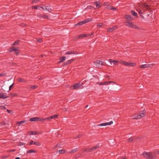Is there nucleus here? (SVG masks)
<instances>
[{
  "label": "nucleus",
  "mask_w": 159,
  "mask_h": 159,
  "mask_svg": "<svg viewBox=\"0 0 159 159\" xmlns=\"http://www.w3.org/2000/svg\"><path fill=\"white\" fill-rule=\"evenodd\" d=\"M154 153L151 152H144L142 153V155L147 159H153L156 157L155 154Z\"/></svg>",
  "instance_id": "nucleus-1"
},
{
  "label": "nucleus",
  "mask_w": 159,
  "mask_h": 159,
  "mask_svg": "<svg viewBox=\"0 0 159 159\" xmlns=\"http://www.w3.org/2000/svg\"><path fill=\"white\" fill-rule=\"evenodd\" d=\"M146 111L144 110L140 111L138 113L137 116L134 117L133 119H137L141 118L142 117L145 116L146 115Z\"/></svg>",
  "instance_id": "nucleus-2"
},
{
  "label": "nucleus",
  "mask_w": 159,
  "mask_h": 159,
  "mask_svg": "<svg viewBox=\"0 0 159 159\" xmlns=\"http://www.w3.org/2000/svg\"><path fill=\"white\" fill-rule=\"evenodd\" d=\"M119 63L122 65H123L126 66L134 67L136 65L135 63L128 62L123 61H120Z\"/></svg>",
  "instance_id": "nucleus-3"
},
{
  "label": "nucleus",
  "mask_w": 159,
  "mask_h": 159,
  "mask_svg": "<svg viewBox=\"0 0 159 159\" xmlns=\"http://www.w3.org/2000/svg\"><path fill=\"white\" fill-rule=\"evenodd\" d=\"M92 20L91 18H89L86 19L84 20H83L80 21L79 22L75 25V26H78L80 25H82L83 24L86 23H88Z\"/></svg>",
  "instance_id": "nucleus-4"
},
{
  "label": "nucleus",
  "mask_w": 159,
  "mask_h": 159,
  "mask_svg": "<svg viewBox=\"0 0 159 159\" xmlns=\"http://www.w3.org/2000/svg\"><path fill=\"white\" fill-rule=\"evenodd\" d=\"M125 25L127 26L134 29H138V26L133 24L132 23L126 21Z\"/></svg>",
  "instance_id": "nucleus-5"
},
{
  "label": "nucleus",
  "mask_w": 159,
  "mask_h": 159,
  "mask_svg": "<svg viewBox=\"0 0 159 159\" xmlns=\"http://www.w3.org/2000/svg\"><path fill=\"white\" fill-rule=\"evenodd\" d=\"M43 118L39 117H35L32 118L30 119V121H43Z\"/></svg>",
  "instance_id": "nucleus-6"
},
{
  "label": "nucleus",
  "mask_w": 159,
  "mask_h": 159,
  "mask_svg": "<svg viewBox=\"0 0 159 159\" xmlns=\"http://www.w3.org/2000/svg\"><path fill=\"white\" fill-rule=\"evenodd\" d=\"M111 83H114L116 84V83L114 81H105L102 82H100L98 84L100 85H108L110 84Z\"/></svg>",
  "instance_id": "nucleus-7"
},
{
  "label": "nucleus",
  "mask_w": 159,
  "mask_h": 159,
  "mask_svg": "<svg viewBox=\"0 0 159 159\" xmlns=\"http://www.w3.org/2000/svg\"><path fill=\"white\" fill-rule=\"evenodd\" d=\"M81 86V85L80 83H76L75 84L73 85H71L70 87V88L71 89H76Z\"/></svg>",
  "instance_id": "nucleus-8"
},
{
  "label": "nucleus",
  "mask_w": 159,
  "mask_h": 159,
  "mask_svg": "<svg viewBox=\"0 0 159 159\" xmlns=\"http://www.w3.org/2000/svg\"><path fill=\"white\" fill-rule=\"evenodd\" d=\"M58 116V115H53L52 116H50L46 117L45 118H43V121L46 120H49L50 119H53L54 118H57Z\"/></svg>",
  "instance_id": "nucleus-9"
},
{
  "label": "nucleus",
  "mask_w": 159,
  "mask_h": 159,
  "mask_svg": "<svg viewBox=\"0 0 159 159\" xmlns=\"http://www.w3.org/2000/svg\"><path fill=\"white\" fill-rule=\"evenodd\" d=\"M34 144L38 146H40L41 145V144L37 141H34L33 140H31L29 144V145H31Z\"/></svg>",
  "instance_id": "nucleus-10"
},
{
  "label": "nucleus",
  "mask_w": 159,
  "mask_h": 159,
  "mask_svg": "<svg viewBox=\"0 0 159 159\" xmlns=\"http://www.w3.org/2000/svg\"><path fill=\"white\" fill-rule=\"evenodd\" d=\"M125 18L129 20H131L133 19V17L131 16L128 15H126L124 16Z\"/></svg>",
  "instance_id": "nucleus-11"
},
{
  "label": "nucleus",
  "mask_w": 159,
  "mask_h": 159,
  "mask_svg": "<svg viewBox=\"0 0 159 159\" xmlns=\"http://www.w3.org/2000/svg\"><path fill=\"white\" fill-rule=\"evenodd\" d=\"M117 29V27L116 25L114 26L111 28H109L107 30V31L109 32H112L114 30L116 29Z\"/></svg>",
  "instance_id": "nucleus-12"
},
{
  "label": "nucleus",
  "mask_w": 159,
  "mask_h": 159,
  "mask_svg": "<svg viewBox=\"0 0 159 159\" xmlns=\"http://www.w3.org/2000/svg\"><path fill=\"white\" fill-rule=\"evenodd\" d=\"M94 63L95 64H100L102 65H106V64H105V63L103 62V61L99 60H96L95 62Z\"/></svg>",
  "instance_id": "nucleus-13"
},
{
  "label": "nucleus",
  "mask_w": 159,
  "mask_h": 159,
  "mask_svg": "<svg viewBox=\"0 0 159 159\" xmlns=\"http://www.w3.org/2000/svg\"><path fill=\"white\" fill-rule=\"evenodd\" d=\"M18 47H13L9 48V52H11L14 51H16V50H18Z\"/></svg>",
  "instance_id": "nucleus-14"
},
{
  "label": "nucleus",
  "mask_w": 159,
  "mask_h": 159,
  "mask_svg": "<svg viewBox=\"0 0 159 159\" xmlns=\"http://www.w3.org/2000/svg\"><path fill=\"white\" fill-rule=\"evenodd\" d=\"M71 54H77V52H76L71 50L66 52L65 54L66 55H70Z\"/></svg>",
  "instance_id": "nucleus-15"
},
{
  "label": "nucleus",
  "mask_w": 159,
  "mask_h": 159,
  "mask_svg": "<svg viewBox=\"0 0 159 159\" xmlns=\"http://www.w3.org/2000/svg\"><path fill=\"white\" fill-rule=\"evenodd\" d=\"M66 58V57H64V56H62L61 57L59 58L60 61L58 62V63H61L62 62H63L65 60Z\"/></svg>",
  "instance_id": "nucleus-16"
},
{
  "label": "nucleus",
  "mask_w": 159,
  "mask_h": 159,
  "mask_svg": "<svg viewBox=\"0 0 159 159\" xmlns=\"http://www.w3.org/2000/svg\"><path fill=\"white\" fill-rule=\"evenodd\" d=\"M84 37H88V34H81L79 36H77V39H79L80 38H82Z\"/></svg>",
  "instance_id": "nucleus-17"
},
{
  "label": "nucleus",
  "mask_w": 159,
  "mask_h": 159,
  "mask_svg": "<svg viewBox=\"0 0 159 159\" xmlns=\"http://www.w3.org/2000/svg\"><path fill=\"white\" fill-rule=\"evenodd\" d=\"M8 97V96L7 95H4V93H0V98L2 99H6Z\"/></svg>",
  "instance_id": "nucleus-18"
},
{
  "label": "nucleus",
  "mask_w": 159,
  "mask_h": 159,
  "mask_svg": "<svg viewBox=\"0 0 159 159\" xmlns=\"http://www.w3.org/2000/svg\"><path fill=\"white\" fill-rule=\"evenodd\" d=\"M75 61L74 59H72L67 61L65 63V65H68L70 64L71 62Z\"/></svg>",
  "instance_id": "nucleus-19"
},
{
  "label": "nucleus",
  "mask_w": 159,
  "mask_h": 159,
  "mask_svg": "<svg viewBox=\"0 0 159 159\" xmlns=\"http://www.w3.org/2000/svg\"><path fill=\"white\" fill-rule=\"evenodd\" d=\"M17 81L20 82H25L26 81L25 80L21 78H18Z\"/></svg>",
  "instance_id": "nucleus-20"
},
{
  "label": "nucleus",
  "mask_w": 159,
  "mask_h": 159,
  "mask_svg": "<svg viewBox=\"0 0 159 159\" xmlns=\"http://www.w3.org/2000/svg\"><path fill=\"white\" fill-rule=\"evenodd\" d=\"M79 149V148H75V149L72 150L71 151H69V153H75V152L78 151Z\"/></svg>",
  "instance_id": "nucleus-21"
},
{
  "label": "nucleus",
  "mask_w": 159,
  "mask_h": 159,
  "mask_svg": "<svg viewBox=\"0 0 159 159\" xmlns=\"http://www.w3.org/2000/svg\"><path fill=\"white\" fill-rule=\"evenodd\" d=\"M20 41V40H17L15 41L12 44V46H17L19 45V42Z\"/></svg>",
  "instance_id": "nucleus-22"
},
{
  "label": "nucleus",
  "mask_w": 159,
  "mask_h": 159,
  "mask_svg": "<svg viewBox=\"0 0 159 159\" xmlns=\"http://www.w3.org/2000/svg\"><path fill=\"white\" fill-rule=\"evenodd\" d=\"M37 87H38L37 86H36V85L33 86V85H30L28 86V88L30 89H36Z\"/></svg>",
  "instance_id": "nucleus-23"
},
{
  "label": "nucleus",
  "mask_w": 159,
  "mask_h": 159,
  "mask_svg": "<svg viewBox=\"0 0 159 159\" xmlns=\"http://www.w3.org/2000/svg\"><path fill=\"white\" fill-rule=\"evenodd\" d=\"M99 147V146L98 145H96V146H94L91 148V150L92 151V152L94 150H95L97 149Z\"/></svg>",
  "instance_id": "nucleus-24"
},
{
  "label": "nucleus",
  "mask_w": 159,
  "mask_h": 159,
  "mask_svg": "<svg viewBox=\"0 0 159 159\" xmlns=\"http://www.w3.org/2000/svg\"><path fill=\"white\" fill-rule=\"evenodd\" d=\"M59 153L60 154H64L66 152H67L66 151L63 149L61 150H59Z\"/></svg>",
  "instance_id": "nucleus-25"
},
{
  "label": "nucleus",
  "mask_w": 159,
  "mask_h": 159,
  "mask_svg": "<svg viewBox=\"0 0 159 159\" xmlns=\"http://www.w3.org/2000/svg\"><path fill=\"white\" fill-rule=\"evenodd\" d=\"M8 95H9V97H11V98L14 97H17L18 96L17 94L16 93H10Z\"/></svg>",
  "instance_id": "nucleus-26"
},
{
  "label": "nucleus",
  "mask_w": 159,
  "mask_h": 159,
  "mask_svg": "<svg viewBox=\"0 0 159 159\" xmlns=\"http://www.w3.org/2000/svg\"><path fill=\"white\" fill-rule=\"evenodd\" d=\"M131 13L132 15L135 16L137 17L138 16L137 13L133 10L131 11Z\"/></svg>",
  "instance_id": "nucleus-27"
},
{
  "label": "nucleus",
  "mask_w": 159,
  "mask_h": 159,
  "mask_svg": "<svg viewBox=\"0 0 159 159\" xmlns=\"http://www.w3.org/2000/svg\"><path fill=\"white\" fill-rule=\"evenodd\" d=\"M148 66L147 64H145L143 65H140L139 67L140 68H148Z\"/></svg>",
  "instance_id": "nucleus-28"
},
{
  "label": "nucleus",
  "mask_w": 159,
  "mask_h": 159,
  "mask_svg": "<svg viewBox=\"0 0 159 159\" xmlns=\"http://www.w3.org/2000/svg\"><path fill=\"white\" fill-rule=\"evenodd\" d=\"M26 122L25 120L22 121H18L17 122V124L18 125V126L22 124L25 123Z\"/></svg>",
  "instance_id": "nucleus-29"
},
{
  "label": "nucleus",
  "mask_w": 159,
  "mask_h": 159,
  "mask_svg": "<svg viewBox=\"0 0 159 159\" xmlns=\"http://www.w3.org/2000/svg\"><path fill=\"white\" fill-rule=\"evenodd\" d=\"M94 3L96 4V7H98L99 8H100L101 7V6L99 5L100 2L98 1H96L94 2Z\"/></svg>",
  "instance_id": "nucleus-30"
},
{
  "label": "nucleus",
  "mask_w": 159,
  "mask_h": 159,
  "mask_svg": "<svg viewBox=\"0 0 159 159\" xmlns=\"http://www.w3.org/2000/svg\"><path fill=\"white\" fill-rule=\"evenodd\" d=\"M95 8L94 7L92 6H88L87 7V8L85 9H94Z\"/></svg>",
  "instance_id": "nucleus-31"
},
{
  "label": "nucleus",
  "mask_w": 159,
  "mask_h": 159,
  "mask_svg": "<svg viewBox=\"0 0 159 159\" xmlns=\"http://www.w3.org/2000/svg\"><path fill=\"white\" fill-rule=\"evenodd\" d=\"M36 152H37L35 150L32 149L28 151L27 152V153H36Z\"/></svg>",
  "instance_id": "nucleus-32"
},
{
  "label": "nucleus",
  "mask_w": 159,
  "mask_h": 159,
  "mask_svg": "<svg viewBox=\"0 0 159 159\" xmlns=\"http://www.w3.org/2000/svg\"><path fill=\"white\" fill-rule=\"evenodd\" d=\"M30 134L32 135H35L36 134H38L37 132L35 131H30L29 132Z\"/></svg>",
  "instance_id": "nucleus-33"
},
{
  "label": "nucleus",
  "mask_w": 159,
  "mask_h": 159,
  "mask_svg": "<svg viewBox=\"0 0 159 159\" xmlns=\"http://www.w3.org/2000/svg\"><path fill=\"white\" fill-rule=\"evenodd\" d=\"M40 18L48 19V16L47 15H44L43 16H41L39 17Z\"/></svg>",
  "instance_id": "nucleus-34"
},
{
  "label": "nucleus",
  "mask_w": 159,
  "mask_h": 159,
  "mask_svg": "<svg viewBox=\"0 0 159 159\" xmlns=\"http://www.w3.org/2000/svg\"><path fill=\"white\" fill-rule=\"evenodd\" d=\"M144 7L146 8V10L148 9L149 8V7L148 5L145 3L143 4Z\"/></svg>",
  "instance_id": "nucleus-35"
},
{
  "label": "nucleus",
  "mask_w": 159,
  "mask_h": 159,
  "mask_svg": "<svg viewBox=\"0 0 159 159\" xmlns=\"http://www.w3.org/2000/svg\"><path fill=\"white\" fill-rule=\"evenodd\" d=\"M46 10L48 11L49 12H51L52 11V10L50 7L47 6Z\"/></svg>",
  "instance_id": "nucleus-36"
},
{
  "label": "nucleus",
  "mask_w": 159,
  "mask_h": 159,
  "mask_svg": "<svg viewBox=\"0 0 159 159\" xmlns=\"http://www.w3.org/2000/svg\"><path fill=\"white\" fill-rule=\"evenodd\" d=\"M113 123V121H111L109 122L105 123L106 125V126L107 125H111Z\"/></svg>",
  "instance_id": "nucleus-37"
},
{
  "label": "nucleus",
  "mask_w": 159,
  "mask_h": 159,
  "mask_svg": "<svg viewBox=\"0 0 159 159\" xmlns=\"http://www.w3.org/2000/svg\"><path fill=\"white\" fill-rule=\"evenodd\" d=\"M110 10H117V9L116 8L114 7L111 6V7H110Z\"/></svg>",
  "instance_id": "nucleus-38"
},
{
  "label": "nucleus",
  "mask_w": 159,
  "mask_h": 159,
  "mask_svg": "<svg viewBox=\"0 0 159 159\" xmlns=\"http://www.w3.org/2000/svg\"><path fill=\"white\" fill-rule=\"evenodd\" d=\"M40 8H42L44 10H46L47 6L43 5L42 7H39Z\"/></svg>",
  "instance_id": "nucleus-39"
},
{
  "label": "nucleus",
  "mask_w": 159,
  "mask_h": 159,
  "mask_svg": "<svg viewBox=\"0 0 159 159\" xmlns=\"http://www.w3.org/2000/svg\"><path fill=\"white\" fill-rule=\"evenodd\" d=\"M155 65V64L154 63L150 64H147V65H148V66H147V67H148V68L151 67L152 66H154Z\"/></svg>",
  "instance_id": "nucleus-40"
},
{
  "label": "nucleus",
  "mask_w": 159,
  "mask_h": 159,
  "mask_svg": "<svg viewBox=\"0 0 159 159\" xmlns=\"http://www.w3.org/2000/svg\"><path fill=\"white\" fill-rule=\"evenodd\" d=\"M40 6H32V7L33 9H37L39 8Z\"/></svg>",
  "instance_id": "nucleus-41"
},
{
  "label": "nucleus",
  "mask_w": 159,
  "mask_h": 159,
  "mask_svg": "<svg viewBox=\"0 0 159 159\" xmlns=\"http://www.w3.org/2000/svg\"><path fill=\"white\" fill-rule=\"evenodd\" d=\"M0 109L1 110H5L6 109V108L3 106H0Z\"/></svg>",
  "instance_id": "nucleus-42"
},
{
  "label": "nucleus",
  "mask_w": 159,
  "mask_h": 159,
  "mask_svg": "<svg viewBox=\"0 0 159 159\" xmlns=\"http://www.w3.org/2000/svg\"><path fill=\"white\" fill-rule=\"evenodd\" d=\"M82 136V135L81 134H79L78 135L74 137L75 139H77V138H79L81 137Z\"/></svg>",
  "instance_id": "nucleus-43"
},
{
  "label": "nucleus",
  "mask_w": 159,
  "mask_h": 159,
  "mask_svg": "<svg viewBox=\"0 0 159 159\" xmlns=\"http://www.w3.org/2000/svg\"><path fill=\"white\" fill-rule=\"evenodd\" d=\"M7 73H1L0 74V76H6Z\"/></svg>",
  "instance_id": "nucleus-44"
},
{
  "label": "nucleus",
  "mask_w": 159,
  "mask_h": 159,
  "mask_svg": "<svg viewBox=\"0 0 159 159\" xmlns=\"http://www.w3.org/2000/svg\"><path fill=\"white\" fill-rule=\"evenodd\" d=\"M25 144V143H23L21 142H20L19 143V145L21 146L22 145H24Z\"/></svg>",
  "instance_id": "nucleus-45"
},
{
  "label": "nucleus",
  "mask_w": 159,
  "mask_h": 159,
  "mask_svg": "<svg viewBox=\"0 0 159 159\" xmlns=\"http://www.w3.org/2000/svg\"><path fill=\"white\" fill-rule=\"evenodd\" d=\"M15 51V53L16 56H17L20 53V52L18 51V50H16V51Z\"/></svg>",
  "instance_id": "nucleus-46"
},
{
  "label": "nucleus",
  "mask_w": 159,
  "mask_h": 159,
  "mask_svg": "<svg viewBox=\"0 0 159 159\" xmlns=\"http://www.w3.org/2000/svg\"><path fill=\"white\" fill-rule=\"evenodd\" d=\"M128 141L132 142L133 141V139L132 137H130L128 139Z\"/></svg>",
  "instance_id": "nucleus-47"
},
{
  "label": "nucleus",
  "mask_w": 159,
  "mask_h": 159,
  "mask_svg": "<svg viewBox=\"0 0 159 159\" xmlns=\"http://www.w3.org/2000/svg\"><path fill=\"white\" fill-rule=\"evenodd\" d=\"M103 25V23H98L97 25V26H98V27H101V26H102V25Z\"/></svg>",
  "instance_id": "nucleus-48"
},
{
  "label": "nucleus",
  "mask_w": 159,
  "mask_h": 159,
  "mask_svg": "<svg viewBox=\"0 0 159 159\" xmlns=\"http://www.w3.org/2000/svg\"><path fill=\"white\" fill-rule=\"evenodd\" d=\"M98 126H106V123H102L100 124H99L98 125Z\"/></svg>",
  "instance_id": "nucleus-49"
},
{
  "label": "nucleus",
  "mask_w": 159,
  "mask_h": 159,
  "mask_svg": "<svg viewBox=\"0 0 159 159\" xmlns=\"http://www.w3.org/2000/svg\"><path fill=\"white\" fill-rule=\"evenodd\" d=\"M94 33V32H93L90 34H88V37L92 36L93 34Z\"/></svg>",
  "instance_id": "nucleus-50"
},
{
  "label": "nucleus",
  "mask_w": 159,
  "mask_h": 159,
  "mask_svg": "<svg viewBox=\"0 0 159 159\" xmlns=\"http://www.w3.org/2000/svg\"><path fill=\"white\" fill-rule=\"evenodd\" d=\"M109 5V3L108 2H104L103 3V5L104 6H108V5Z\"/></svg>",
  "instance_id": "nucleus-51"
},
{
  "label": "nucleus",
  "mask_w": 159,
  "mask_h": 159,
  "mask_svg": "<svg viewBox=\"0 0 159 159\" xmlns=\"http://www.w3.org/2000/svg\"><path fill=\"white\" fill-rule=\"evenodd\" d=\"M109 61L110 63H111V62H114L115 61H114V60H113L111 59H110L109 60Z\"/></svg>",
  "instance_id": "nucleus-52"
},
{
  "label": "nucleus",
  "mask_w": 159,
  "mask_h": 159,
  "mask_svg": "<svg viewBox=\"0 0 159 159\" xmlns=\"http://www.w3.org/2000/svg\"><path fill=\"white\" fill-rule=\"evenodd\" d=\"M145 10H143V12H142V11H141V10H140V11H139V14H142V13H144V12L145 11Z\"/></svg>",
  "instance_id": "nucleus-53"
},
{
  "label": "nucleus",
  "mask_w": 159,
  "mask_h": 159,
  "mask_svg": "<svg viewBox=\"0 0 159 159\" xmlns=\"http://www.w3.org/2000/svg\"><path fill=\"white\" fill-rule=\"evenodd\" d=\"M16 65H17V64L16 63H13V62H12L11 63V66H16Z\"/></svg>",
  "instance_id": "nucleus-54"
},
{
  "label": "nucleus",
  "mask_w": 159,
  "mask_h": 159,
  "mask_svg": "<svg viewBox=\"0 0 159 159\" xmlns=\"http://www.w3.org/2000/svg\"><path fill=\"white\" fill-rule=\"evenodd\" d=\"M13 84H14V83L12 84H11V85L10 86V87H9V90H11V88H12Z\"/></svg>",
  "instance_id": "nucleus-55"
},
{
  "label": "nucleus",
  "mask_w": 159,
  "mask_h": 159,
  "mask_svg": "<svg viewBox=\"0 0 159 159\" xmlns=\"http://www.w3.org/2000/svg\"><path fill=\"white\" fill-rule=\"evenodd\" d=\"M16 151L15 149H13L12 150H10L9 151V152H15Z\"/></svg>",
  "instance_id": "nucleus-56"
},
{
  "label": "nucleus",
  "mask_w": 159,
  "mask_h": 159,
  "mask_svg": "<svg viewBox=\"0 0 159 159\" xmlns=\"http://www.w3.org/2000/svg\"><path fill=\"white\" fill-rule=\"evenodd\" d=\"M107 6V7H105V8L110 10V7H111V6H109V5H108V6Z\"/></svg>",
  "instance_id": "nucleus-57"
},
{
  "label": "nucleus",
  "mask_w": 159,
  "mask_h": 159,
  "mask_svg": "<svg viewBox=\"0 0 159 159\" xmlns=\"http://www.w3.org/2000/svg\"><path fill=\"white\" fill-rule=\"evenodd\" d=\"M119 159H127V158L125 157H121Z\"/></svg>",
  "instance_id": "nucleus-58"
},
{
  "label": "nucleus",
  "mask_w": 159,
  "mask_h": 159,
  "mask_svg": "<svg viewBox=\"0 0 159 159\" xmlns=\"http://www.w3.org/2000/svg\"><path fill=\"white\" fill-rule=\"evenodd\" d=\"M115 61L113 62L114 64H116V63L119 62L117 60H114Z\"/></svg>",
  "instance_id": "nucleus-59"
},
{
  "label": "nucleus",
  "mask_w": 159,
  "mask_h": 159,
  "mask_svg": "<svg viewBox=\"0 0 159 159\" xmlns=\"http://www.w3.org/2000/svg\"><path fill=\"white\" fill-rule=\"evenodd\" d=\"M87 152H92V151L91 150V148H87Z\"/></svg>",
  "instance_id": "nucleus-60"
},
{
  "label": "nucleus",
  "mask_w": 159,
  "mask_h": 159,
  "mask_svg": "<svg viewBox=\"0 0 159 159\" xmlns=\"http://www.w3.org/2000/svg\"><path fill=\"white\" fill-rule=\"evenodd\" d=\"M83 150L84 152H87V148H84Z\"/></svg>",
  "instance_id": "nucleus-61"
},
{
  "label": "nucleus",
  "mask_w": 159,
  "mask_h": 159,
  "mask_svg": "<svg viewBox=\"0 0 159 159\" xmlns=\"http://www.w3.org/2000/svg\"><path fill=\"white\" fill-rule=\"evenodd\" d=\"M7 111L9 113H10L11 112V110H9L8 109H7Z\"/></svg>",
  "instance_id": "nucleus-62"
},
{
  "label": "nucleus",
  "mask_w": 159,
  "mask_h": 159,
  "mask_svg": "<svg viewBox=\"0 0 159 159\" xmlns=\"http://www.w3.org/2000/svg\"><path fill=\"white\" fill-rule=\"evenodd\" d=\"M107 78H108L109 80L111 79V78H110V76L109 75H107Z\"/></svg>",
  "instance_id": "nucleus-63"
},
{
  "label": "nucleus",
  "mask_w": 159,
  "mask_h": 159,
  "mask_svg": "<svg viewBox=\"0 0 159 159\" xmlns=\"http://www.w3.org/2000/svg\"><path fill=\"white\" fill-rule=\"evenodd\" d=\"M155 154H159V151H157L155 153Z\"/></svg>",
  "instance_id": "nucleus-64"
}]
</instances>
